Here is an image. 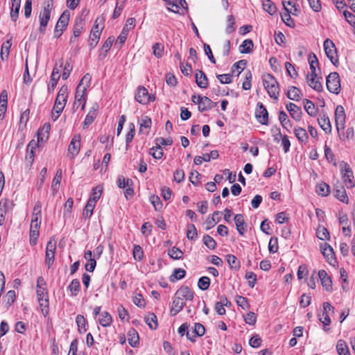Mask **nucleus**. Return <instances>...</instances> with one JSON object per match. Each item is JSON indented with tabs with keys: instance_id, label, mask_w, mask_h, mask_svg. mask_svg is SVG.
<instances>
[{
	"instance_id": "a19ab883",
	"label": "nucleus",
	"mask_w": 355,
	"mask_h": 355,
	"mask_svg": "<svg viewBox=\"0 0 355 355\" xmlns=\"http://www.w3.org/2000/svg\"><path fill=\"white\" fill-rule=\"evenodd\" d=\"M76 322L78 326V330L80 334H84L86 332V320L83 315L78 314L76 318Z\"/></svg>"
},
{
	"instance_id": "2f4dec72",
	"label": "nucleus",
	"mask_w": 355,
	"mask_h": 355,
	"mask_svg": "<svg viewBox=\"0 0 355 355\" xmlns=\"http://www.w3.org/2000/svg\"><path fill=\"white\" fill-rule=\"evenodd\" d=\"M214 107V102L208 97L203 96L199 103L198 110L202 112L206 110H210Z\"/></svg>"
},
{
	"instance_id": "f03ea898",
	"label": "nucleus",
	"mask_w": 355,
	"mask_h": 355,
	"mask_svg": "<svg viewBox=\"0 0 355 355\" xmlns=\"http://www.w3.org/2000/svg\"><path fill=\"white\" fill-rule=\"evenodd\" d=\"M53 8V0H45L44 2L43 9L40 11L39 15L40 20V32L44 35L46 31V28L51 17V12Z\"/></svg>"
},
{
	"instance_id": "0eeeda50",
	"label": "nucleus",
	"mask_w": 355,
	"mask_h": 355,
	"mask_svg": "<svg viewBox=\"0 0 355 355\" xmlns=\"http://www.w3.org/2000/svg\"><path fill=\"white\" fill-rule=\"evenodd\" d=\"M324 49L327 58L330 60L331 63L337 65L338 59L337 56V51L334 43L329 39H327L324 42Z\"/></svg>"
},
{
	"instance_id": "de8ad7c7",
	"label": "nucleus",
	"mask_w": 355,
	"mask_h": 355,
	"mask_svg": "<svg viewBox=\"0 0 355 355\" xmlns=\"http://www.w3.org/2000/svg\"><path fill=\"white\" fill-rule=\"evenodd\" d=\"M69 288L71 295L74 297L76 296L80 288V284L79 280L78 279H73L69 286Z\"/></svg>"
},
{
	"instance_id": "69168bd1",
	"label": "nucleus",
	"mask_w": 355,
	"mask_h": 355,
	"mask_svg": "<svg viewBox=\"0 0 355 355\" xmlns=\"http://www.w3.org/2000/svg\"><path fill=\"white\" fill-rule=\"evenodd\" d=\"M201 176V174L197 171H192L189 176V180L193 185L197 186L200 184V178Z\"/></svg>"
},
{
	"instance_id": "37998d69",
	"label": "nucleus",
	"mask_w": 355,
	"mask_h": 355,
	"mask_svg": "<svg viewBox=\"0 0 355 355\" xmlns=\"http://www.w3.org/2000/svg\"><path fill=\"white\" fill-rule=\"evenodd\" d=\"M315 191L318 195L327 196L330 192L329 186L325 182H320L316 185Z\"/></svg>"
},
{
	"instance_id": "c03bdc74",
	"label": "nucleus",
	"mask_w": 355,
	"mask_h": 355,
	"mask_svg": "<svg viewBox=\"0 0 355 355\" xmlns=\"http://www.w3.org/2000/svg\"><path fill=\"white\" fill-rule=\"evenodd\" d=\"M253 42L251 40H245L239 46L241 53H249L252 51Z\"/></svg>"
},
{
	"instance_id": "052dcab7",
	"label": "nucleus",
	"mask_w": 355,
	"mask_h": 355,
	"mask_svg": "<svg viewBox=\"0 0 355 355\" xmlns=\"http://www.w3.org/2000/svg\"><path fill=\"white\" fill-rule=\"evenodd\" d=\"M235 31V19L233 15H229L227 17V25L226 27V32L227 34H230Z\"/></svg>"
},
{
	"instance_id": "0e129e2a",
	"label": "nucleus",
	"mask_w": 355,
	"mask_h": 355,
	"mask_svg": "<svg viewBox=\"0 0 355 355\" xmlns=\"http://www.w3.org/2000/svg\"><path fill=\"white\" fill-rule=\"evenodd\" d=\"M268 249L270 253H275L278 250V240L277 237H272L268 243Z\"/></svg>"
},
{
	"instance_id": "ddd939ff",
	"label": "nucleus",
	"mask_w": 355,
	"mask_h": 355,
	"mask_svg": "<svg viewBox=\"0 0 355 355\" xmlns=\"http://www.w3.org/2000/svg\"><path fill=\"white\" fill-rule=\"evenodd\" d=\"M12 202L8 199H1L0 200V225L4 224L6 215L8 210L12 209Z\"/></svg>"
},
{
	"instance_id": "e433bc0d",
	"label": "nucleus",
	"mask_w": 355,
	"mask_h": 355,
	"mask_svg": "<svg viewBox=\"0 0 355 355\" xmlns=\"http://www.w3.org/2000/svg\"><path fill=\"white\" fill-rule=\"evenodd\" d=\"M303 103L304 108L307 114L311 116H315L317 108L315 107V105L309 99H304Z\"/></svg>"
},
{
	"instance_id": "13d9d810",
	"label": "nucleus",
	"mask_w": 355,
	"mask_h": 355,
	"mask_svg": "<svg viewBox=\"0 0 355 355\" xmlns=\"http://www.w3.org/2000/svg\"><path fill=\"white\" fill-rule=\"evenodd\" d=\"M187 237L189 240H194L197 237V230L194 225H188L187 230Z\"/></svg>"
},
{
	"instance_id": "5fc2aeb1",
	"label": "nucleus",
	"mask_w": 355,
	"mask_h": 355,
	"mask_svg": "<svg viewBox=\"0 0 355 355\" xmlns=\"http://www.w3.org/2000/svg\"><path fill=\"white\" fill-rule=\"evenodd\" d=\"M168 255L173 259H180L182 258L183 252L182 251L175 247H173L171 249L168 250Z\"/></svg>"
},
{
	"instance_id": "4c0bfd02",
	"label": "nucleus",
	"mask_w": 355,
	"mask_h": 355,
	"mask_svg": "<svg viewBox=\"0 0 355 355\" xmlns=\"http://www.w3.org/2000/svg\"><path fill=\"white\" fill-rule=\"evenodd\" d=\"M98 322L101 326L104 327H109L112 322V316L107 311L103 312L101 313V317L98 318Z\"/></svg>"
},
{
	"instance_id": "6ab92c4d",
	"label": "nucleus",
	"mask_w": 355,
	"mask_h": 355,
	"mask_svg": "<svg viewBox=\"0 0 355 355\" xmlns=\"http://www.w3.org/2000/svg\"><path fill=\"white\" fill-rule=\"evenodd\" d=\"M282 4L284 10L293 15H297L300 12L299 6L293 0H283Z\"/></svg>"
},
{
	"instance_id": "7c9ffc66",
	"label": "nucleus",
	"mask_w": 355,
	"mask_h": 355,
	"mask_svg": "<svg viewBox=\"0 0 355 355\" xmlns=\"http://www.w3.org/2000/svg\"><path fill=\"white\" fill-rule=\"evenodd\" d=\"M302 95V92L300 89L296 87L291 86L288 88L286 93L287 97L293 101H297L300 100Z\"/></svg>"
},
{
	"instance_id": "6e6d98bb",
	"label": "nucleus",
	"mask_w": 355,
	"mask_h": 355,
	"mask_svg": "<svg viewBox=\"0 0 355 355\" xmlns=\"http://www.w3.org/2000/svg\"><path fill=\"white\" fill-rule=\"evenodd\" d=\"M210 285V279L208 277H202L199 279L198 286L202 291H206Z\"/></svg>"
},
{
	"instance_id": "393cba45",
	"label": "nucleus",
	"mask_w": 355,
	"mask_h": 355,
	"mask_svg": "<svg viewBox=\"0 0 355 355\" xmlns=\"http://www.w3.org/2000/svg\"><path fill=\"white\" fill-rule=\"evenodd\" d=\"M60 77V69H58L57 67V66H55L53 69V71H52V73L51 76L50 82H49V84L48 86V89L49 92L54 90L55 87L57 85V83H58V81Z\"/></svg>"
},
{
	"instance_id": "58836bf2",
	"label": "nucleus",
	"mask_w": 355,
	"mask_h": 355,
	"mask_svg": "<svg viewBox=\"0 0 355 355\" xmlns=\"http://www.w3.org/2000/svg\"><path fill=\"white\" fill-rule=\"evenodd\" d=\"M62 176V171L61 168H58L56 171L55 175L53 179L51 189L53 191H57L60 184V182Z\"/></svg>"
},
{
	"instance_id": "bb28decb",
	"label": "nucleus",
	"mask_w": 355,
	"mask_h": 355,
	"mask_svg": "<svg viewBox=\"0 0 355 355\" xmlns=\"http://www.w3.org/2000/svg\"><path fill=\"white\" fill-rule=\"evenodd\" d=\"M97 108L98 105H94L92 108L89 110L83 122V128H87L89 125H91L93 123L94 120L96 117Z\"/></svg>"
},
{
	"instance_id": "774afa93",
	"label": "nucleus",
	"mask_w": 355,
	"mask_h": 355,
	"mask_svg": "<svg viewBox=\"0 0 355 355\" xmlns=\"http://www.w3.org/2000/svg\"><path fill=\"white\" fill-rule=\"evenodd\" d=\"M244 320L247 324L254 325L257 321V315L254 312L250 311L245 315Z\"/></svg>"
},
{
	"instance_id": "9b49d317",
	"label": "nucleus",
	"mask_w": 355,
	"mask_h": 355,
	"mask_svg": "<svg viewBox=\"0 0 355 355\" xmlns=\"http://www.w3.org/2000/svg\"><path fill=\"white\" fill-rule=\"evenodd\" d=\"M135 99L138 103L145 105L150 101H153L155 97L154 95L149 94L148 90L144 87L140 86L137 89Z\"/></svg>"
},
{
	"instance_id": "5701e85b",
	"label": "nucleus",
	"mask_w": 355,
	"mask_h": 355,
	"mask_svg": "<svg viewBox=\"0 0 355 355\" xmlns=\"http://www.w3.org/2000/svg\"><path fill=\"white\" fill-rule=\"evenodd\" d=\"M235 225L240 235H243L246 232V225L242 214H236L234 218Z\"/></svg>"
},
{
	"instance_id": "39448f33",
	"label": "nucleus",
	"mask_w": 355,
	"mask_h": 355,
	"mask_svg": "<svg viewBox=\"0 0 355 355\" xmlns=\"http://www.w3.org/2000/svg\"><path fill=\"white\" fill-rule=\"evenodd\" d=\"M326 85L327 89L333 93L338 94L340 91V83L339 75L337 72H331L327 77Z\"/></svg>"
},
{
	"instance_id": "f704fd0d",
	"label": "nucleus",
	"mask_w": 355,
	"mask_h": 355,
	"mask_svg": "<svg viewBox=\"0 0 355 355\" xmlns=\"http://www.w3.org/2000/svg\"><path fill=\"white\" fill-rule=\"evenodd\" d=\"M336 351L339 355H350L346 342L341 339L337 342Z\"/></svg>"
},
{
	"instance_id": "79ce46f5",
	"label": "nucleus",
	"mask_w": 355,
	"mask_h": 355,
	"mask_svg": "<svg viewBox=\"0 0 355 355\" xmlns=\"http://www.w3.org/2000/svg\"><path fill=\"white\" fill-rule=\"evenodd\" d=\"M41 311L44 317L49 314V297L37 299Z\"/></svg>"
},
{
	"instance_id": "f257e3e1",
	"label": "nucleus",
	"mask_w": 355,
	"mask_h": 355,
	"mask_svg": "<svg viewBox=\"0 0 355 355\" xmlns=\"http://www.w3.org/2000/svg\"><path fill=\"white\" fill-rule=\"evenodd\" d=\"M262 82L263 85L270 97L275 100H277L280 89L279 84L275 77L270 73L263 74L262 76Z\"/></svg>"
},
{
	"instance_id": "9d476101",
	"label": "nucleus",
	"mask_w": 355,
	"mask_h": 355,
	"mask_svg": "<svg viewBox=\"0 0 355 355\" xmlns=\"http://www.w3.org/2000/svg\"><path fill=\"white\" fill-rule=\"evenodd\" d=\"M80 139L81 137L80 135H76L71 139L67 150V157L69 158L73 159L79 153L80 149Z\"/></svg>"
},
{
	"instance_id": "4468645a",
	"label": "nucleus",
	"mask_w": 355,
	"mask_h": 355,
	"mask_svg": "<svg viewBox=\"0 0 355 355\" xmlns=\"http://www.w3.org/2000/svg\"><path fill=\"white\" fill-rule=\"evenodd\" d=\"M176 297L181 299L186 303L187 300H192L193 298V293L187 286H181L175 293Z\"/></svg>"
},
{
	"instance_id": "4d7b16f0",
	"label": "nucleus",
	"mask_w": 355,
	"mask_h": 355,
	"mask_svg": "<svg viewBox=\"0 0 355 355\" xmlns=\"http://www.w3.org/2000/svg\"><path fill=\"white\" fill-rule=\"evenodd\" d=\"M125 0H122L121 2H120V0L117 1L116 7L113 12V15H112L113 19H116L117 17H119L121 15V12L123 9V5L125 3Z\"/></svg>"
},
{
	"instance_id": "f3484780",
	"label": "nucleus",
	"mask_w": 355,
	"mask_h": 355,
	"mask_svg": "<svg viewBox=\"0 0 355 355\" xmlns=\"http://www.w3.org/2000/svg\"><path fill=\"white\" fill-rule=\"evenodd\" d=\"M286 109L289 112L291 117L299 121L302 119V110L300 107L293 103H289L286 105Z\"/></svg>"
},
{
	"instance_id": "864d4df0",
	"label": "nucleus",
	"mask_w": 355,
	"mask_h": 355,
	"mask_svg": "<svg viewBox=\"0 0 355 355\" xmlns=\"http://www.w3.org/2000/svg\"><path fill=\"white\" fill-rule=\"evenodd\" d=\"M227 261L230 266L233 269H239L240 267L239 260L233 254L227 255Z\"/></svg>"
},
{
	"instance_id": "dca6fc26",
	"label": "nucleus",
	"mask_w": 355,
	"mask_h": 355,
	"mask_svg": "<svg viewBox=\"0 0 355 355\" xmlns=\"http://www.w3.org/2000/svg\"><path fill=\"white\" fill-rule=\"evenodd\" d=\"M320 250L323 256L330 264L336 261L334 252L331 245L326 243H323L320 245Z\"/></svg>"
},
{
	"instance_id": "c9c22d12",
	"label": "nucleus",
	"mask_w": 355,
	"mask_h": 355,
	"mask_svg": "<svg viewBox=\"0 0 355 355\" xmlns=\"http://www.w3.org/2000/svg\"><path fill=\"white\" fill-rule=\"evenodd\" d=\"M263 9L270 15L276 13L277 8L275 3L271 0H262Z\"/></svg>"
},
{
	"instance_id": "cd10ccee",
	"label": "nucleus",
	"mask_w": 355,
	"mask_h": 355,
	"mask_svg": "<svg viewBox=\"0 0 355 355\" xmlns=\"http://www.w3.org/2000/svg\"><path fill=\"white\" fill-rule=\"evenodd\" d=\"M11 2L10 18L13 21H16L19 16L21 0H11Z\"/></svg>"
},
{
	"instance_id": "bf43d9fd",
	"label": "nucleus",
	"mask_w": 355,
	"mask_h": 355,
	"mask_svg": "<svg viewBox=\"0 0 355 355\" xmlns=\"http://www.w3.org/2000/svg\"><path fill=\"white\" fill-rule=\"evenodd\" d=\"M203 243L209 249L214 250L216 246V242L215 240L209 235L203 236Z\"/></svg>"
},
{
	"instance_id": "a878e982",
	"label": "nucleus",
	"mask_w": 355,
	"mask_h": 355,
	"mask_svg": "<svg viewBox=\"0 0 355 355\" xmlns=\"http://www.w3.org/2000/svg\"><path fill=\"white\" fill-rule=\"evenodd\" d=\"M196 82L200 88L205 89L208 86V79L205 73L201 70L198 71L196 73Z\"/></svg>"
},
{
	"instance_id": "8fccbe9b",
	"label": "nucleus",
	"mask_w": 355,
	"mask_h": 355,
	"mask_svg": "<svg viewBox=\"0 0 355 355\" xmlns=\"http://www.w3.org/2000/svg\"><path fill=\"white\" fill-rule=\"evenodd\" d=\"M102 188L97 186L92 189V196L89 198V201H92L93 203L96 204L98 199L101 198L102 193Z\"/></svg>"
},
{
	"instance_id": "3c124183",
	"label": "nucleus",
	"mask_w": 355,
	"mask_h": 355,
	"mask_svg": "<svg viewBox=\"0 0 355 355\" xmlns=\"http://www.w3.org/2000/svg\"><path fill=\"white\" fill-rule=\"evenodd\" d=\"M317 237L320 240H328L329 239V233L327 228L323 226H319L317 229Z\"/></svg>"
},
{
	"instance_id": "c85d7f7f",
	"label": "nucleus",
	"mask_w": 355,
	"mask_h": 355,
	"mask_svg": "<svg viewBox=\"0 0 355 355\" xmlns=\"http://www.w3.org/2000/svg\"><path fill=\"white\" fill-rule=\"evenodd\" d=\"M101 34V30H92L89 35V45L94 49L97 45Z\"/></svg>"
},
{
	"instance_id": "f8f14e48",
	"label": "nucleus",
	"mask_w": 355,
	"mask_h": 355,
	"mask_svg": "<svg viewBox=\"0 0 355 355\" xmlns=\"http://www.w3.org/2000/svg\"><path fill=\"white\" fill-rule=\"evenodd\" d=\"M255 117L262 125H267L268 123V113L262 103H257Z\"/></svg>"
},
{
	"instance_id": "338daca9",
	"label": "nucleus",
	"mask_w": 355,
	"mask_h": 355,
	"mask_svg": "<svg viewBox=\"0 0 355 355\" xmlns=\"http://www.w3.org/2000/svg\"><path fill=\"white\" fill-rule=\"evenodd\" d=\"M236 302L238 306H241L243 309H248L249 307V304L248 300L241 295L236 296Z\"/></svg>"
},
{
	"instance_id": "b1692460",
	"label": "nucleus",
	"mask_w": 355,
	"mask_h": 355,
	"mask_svg": "<svg viewBox=\"0 0 355 355\" xmlns=\"http://www.w3.org/2000/svg\"><path fill=\"white\" fill-rule=\"evenodd\" d=\"M318 122L320 128L327 133H330L331 131V125L329 119L326 114L320 115L318 118Z\"/></svg>"
},
{
	"instance_id": "72a5a7b5",
	"label": "nucleus",
	"mask_w": 355,
	"mask_h": 355,
	"mask_svg": "<svg viewBox=\"0 0 355 355\" xmlns=\"http://www.w3.org/2000/svg\"><path fill=\"white\" fill-rule=\"evenodd\" d=\"M152 125L151 119L147 116L141 117L139 131L147 134Z\"/></svg>"
},
{
	"instance_id": "7ed1b4c3",
	"label": "nucleus",
	"mask_w": 355,
	"mask_h": 355,
	"mask_svg": "<svg viewBox=\"0 0 355 355\" xmlns=\"http://www.w3.org/2000/svg\"><path fill=\"white\" fill-rule=\"evenodd\" d=\"M68 98V87L67 85H63L59 89L54 105L53 111L58 113H62L66 105Z\"/></svg>"
},
{
	"instance_id": "6e6552de",
	"label": "nucleus",
	"mask_w": 355,
	"mask_h": 355,
	"mask_svg": "<svg viewBox=\"0 0 355 355\" xmlns=\"http://www.w3.org/2000/svg\"><path fill=\"white\" fill-rule=\"evenodd\" d=\"M345 117L346 115L344 107L342 105H338L335 110V121L336 128L340 139H343L341 137L340 132L341 130H344Z\"/></svg>"
},
{
	"instance_id": "ea45409f",
	"label": "nucleus",
	"mask_w": 355,
	"mask_h": 355,
	"mask_svg": "<svg viewBox=\"0 0 355 355\" xmlns=\"http://www.w3.org/2000/svg\"><path fill=\"white\" fill-rule=\"evenodd\" d=\"M11 45H12V43H11L10 40H8L5 42L3 43L1 49V53H0L1 58L2 60H5L8 59Z\"/></svg>"
},
{
	"instance_id": "c756f323",
	"label": "nucleus",
	"mask_w": 355,
	"mask_h": 355,
	"mask_svg": "<svg viewBox=\"0 0 355 355\" xmlns=\"http://www.w3.org/2000/svg\"><path fill=\"white\" fill-rule=\"evenodd\" d=\"M221 214L219 211H214L211 217H208L205 221L206 230H209L214 227L216 224L219 221L220 217H217Z\"/></svg>"
},
{
	"instance_id": "1a4fd4ad",
	"label": "nucleus",
	"mask_w": 355,
	"mask_h": 355,
	"mask_svg": "<svg viewBox=\"0 0 355 355\" xmlns=\"http://www.w3.org/2000/svg\"><path fill=\"white\" fill-rule=\"evenodd\" d=\"M69 21V12L68 10H65L61 15L60 18L58 20V22L55 25L54 30V37L56 38L60 37L62 33L63 30L67 27Z\"/></svg>"
},
{
	"instance_id": "412c9836",
	"label": "nucleus",
	"mask_w": 355,
	"mask_h": 355,
	"mask_svg": "<svg viewBox=\"0 0 355 355\" xmlns=\"http://www.w3.org/2000/svg\"><path fill=\"white\" fill-rule=\"evenodd\" d=\"M75 101L83 103L82 110L85 109L86 104V87H80L78 85L75 94Z\"/></svg>"
},
{
	"instance_id": "603ef678",
	"label": "nucleus",
	"mask_w": 355,
	"mask_h": 355,
	"mask_svg": "<svg viewBox=\"0 0 355 355\" xmlns=\"http://www.w3.org/2000/svg\"><path fill=\"white\" fill-rule=\"evenodd\" d=\"M295 135L301 142H305L308 139V135L306 130L302 128H295Z\"/></svg>"
},
{
	"instance_id": "49530a36",
	"label": "nucleus",
	"mask_w": 355,
	"mask_h": 355,
	"mask_svg": "<svg viewBox=\"0 0 355 355\" xmlns=\"http://www.w3.org/2000/svg\"><path fill=\"white\" fill-rule=\"evenodd\" d=\"M335 196L337 199L343 202H348V197L345 189L343 187H336Z\"/></svg>"
},
{
	"instance_id": "a211bd4d",
	"label": "nucleus",
	"mask_w": 355,
	"mask_h": 355,
	"mask_svg": "<svg viewBox=\"0 0 355 355\" xmlns=\"http://www.w3.org/2000/svg\"><path fill=\"white\" fill-rule=\"evenodd\" d=\"M84 25H85V21L80 17H77L76 19L74 26H73V38L71 37L70 39V43L74 42L75 39L76 37H79V35H80L81 31L83 28Z\"/></svg>"
},
{
	"instance_id": "a18cd8bd",
	"label": "nucleus",
	"mask_w": 355,
	"mask_h": 355,
	"mask_svg": "<svg viewBox=\"0 0 355 355\" xmlns=\"http://www.w3.org/2000/svg\"><path fill=\"white\" fill-rule=\"evenodd\" d=\"M186 271L182 268H176L174 270L173 274L170 276L169 279L171 282H175L178 280L182 279L184 277Z\"/></svg>"
},
{
	"instance_id": "09e8293b",
	"label": "nucleus",
	"mask_w": 355,
	"mask_h": 355,
	"mask_svg": "<svg viewBox=\"0 0 355 355\" xmlns=\"http://www.w3.org/2000/svg\"><path fill=\"white\" fill-rule=\"evenodd\" d=\"M96 204L93 203L92 201H87L86 206L85 207L83 215L86 218H89L92 214Z\"/></svg>"
},
{
	"instance_id": "2eb2a0df",
	"label": "nucleus",
	"mask_w": 355,
	"mask_h": 355,
	"mask_svg": "<svg viewBox=\"0 0 355 355\" xmlns=\"http://www.w3.org/2000/svg\"><path fill=\"white\" fill-rule=\"evenodd\" d=\"M306 82L308 85L317 92L322 90V85L317 76L316 72H311L306 76Z\"/></svg>"
},
{
	"instance_id": "e2e57ef3",
	"label": "nucleus",
	"mask_w": 355,
	"mask_h": 355,
	"mask_svg": "<svg viewBox=\"0 0 355 355\" xmlns=\"http://www.w3.org/2000/svg\"><path fill=\"white\" fill-rule=\"evenodd\" d=\"M285 11L286 12L281 15V18L287 26L291 27L294 26L293 20L291 17V12H288V10Z\"/></svg>"
},
{
	"instance_id": "4be33fe9",
	"label": "nucleus",
	"mask_w": 355,
	"mask_h": 355,
	"mask_svg": "<svg viewBox=\"0 0 355 355\" xmlns=\"http://www.w3.org/2000/svg\"><path fill=\"white\" fill-rule=\"evenodd\" d=\"M51 130V125L49 123L44 124L42 128L39 130L37 132V142L43 143L49 138V131Z\"/></svg>"
},
{
	"instance_id": "680f3d73",
	"label": "nucleus",
	"mask_w": 355,
	"mask_h": 355,
	"mask_svg": "<svg viewBox=\"0 0 355 355\" xmlns=\"http://www.w3.org/2000/svg\"><path fill=\"white\" fill-rule=\"evenodd\" d=\"M41 212H42V203L37 201L33 210L32 218L40 219L41 220Z\"/></svg>"
},
{
	"instance_id": "aec40b11",
	"label": "nucleus",
	"mask_w": 355,
	"mask_h": 355,
	"mask_svg": "<svg viewBox=\"0 0 355 355\" xmlns=\"http://www.w3.org/2000/svg\"><path fill=\"white\" fill-rule=\"evenodd\" d=\"M185 304L186 303L184 302V301H182L180 298L176 297V296L175 295L170 310L171 314L172 315H177L180 311L182 310Z\"/></svg>"
},
{
	"instance_id": "473e14b6",
	"label": "nucleus",
	"mask_w": 355,
	"mask_h": 355,
	"mask_svg": "<svg viewBox=\"0 0 355 355\" xmlns=\"http://www.w3.org/2000/svg\"><path fill=\"white\" fill-rule=\"evenodd\" d=\"M128 343L133 347H136L139 340L137 331L135 329L131 328L128 331Z\"/></svg>"
},
{
	"instance_id": "423d86ee",
	"label": "nucleus",
	"mask_w": 355,
	"mask_h": 355,
	"mask_svg": "<svg viewBox=\"0 0 355 355\" xmlns=\"http://www.w3.org/2000/svg\"><path fill=\"white\" fill-rule=\"evenodd\" d=\"M57 241L54 237H51L46 246L45 263L49 268L54 263L55 252L56 250Z\"/></svg>"
},
{
	"instance_id": "20e7f679",
	"label": "nucleus",
	"mask_w": 355,
	"mask_h": 355,
	"mask_svg": "<svg viewBox=\"0 0 355 355\" xmlns=\"http://www.w3.org/2000/svg\"><path fill=\"white\" fill-rule=\"evenodd\" d=\"M340 173L343 176V182L347 188H353L355 187V181L354 180V175L349 165L342 162L340 164Z\"/></svg>"
}]
</instances>
